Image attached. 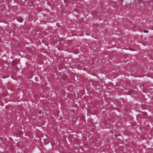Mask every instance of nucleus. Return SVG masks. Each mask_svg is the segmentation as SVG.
<instances>
[{"mask_svg":"<svg viewBox=\"0 0 153 153\" xmlns=\"http://www.w3.org/2000/svg\"><path fill=\"white\" fill-rule=\"evenodd\" d=\"M144 114H145V116L146 115V114L145 113H144Z\"/></svg>","mask_w":153,"mask_h":153,"instance_id":"7ed1b4c3","label":"nucleus"},{"mask_svg":"<svg viewBox=\"0 0 153 153\" xmlns=\"http://www.w3.org/2000/svg\"><path fill=\"white\" fill-rule=\"evenodd\" d=\"M110 132H111V133H113V131H112V130H111V131H110Z\"/></svg>","mask_w":153,"mask_h":153,"instance_id":"f03ea898","label":"nucleus"},{"mask_svg":"<svg viewBox=\"0 0 153 153\" xmlns=\"http://www.w3.org/2000/svg\"><path fill=\"white\" fill-rule=\"evenodd\" d=\"M145 33H148L149 31L148 30H145L143 31Z\"/></svg>","mask_w":153,"mask_h":153,"instance_id":"f257e3e1","label":"nucleus"}]
</instances>
